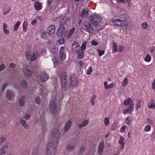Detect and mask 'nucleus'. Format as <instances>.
<instances>
[{
	"label": "nucleus",
	"mask_w": 155,
	"mask_h": 155,
	"mask_svg": "<svg viewBox=\"0 0 155 155\" xmlns=\"http://www.w3.org/2000/svg\"><path fill=\"white\" fill-rule=\"evenodd\" d=\"M49 108L51 113L54 115L56 114L57 113V107L54 101H52L50 102Z\"/></svg>",
	"instance_id": "obj_6"
},
{
	"label": "nucleus",
	"mask_w": 155,
	"mask_h": 155,
	"mask_svg": "<svg viewBox=\"0 0 155 155\" xmlns=\"http://www.w3.org/2000/svg\"><path fill=\"white\" fill-rule=\"evenodd\" d=\"M47 123L45 120L43 119L41 121V130L43 134L45 133L46 130L47 129Z\"/></svg>",
	"instance_id": "obj_14"
},
{
	"label": "nucleus",
	"mask_w": 155,
	"mask_h": 155,
	"mask_svg": "<svg viewBox=\"0 0 155 155\" xmlns=\"http://www.w3.org/2000/svg\"><path fill=\"white\" fill-rule=\"evenodd\" d=\"M151 58L150 55L148 54H147L144 58L145 61L147 62H149L151 60Z\"/></svg>",
	"instance_id": "obj_33"
},
{
	"label": "nucleus",
	"mask_w": 155,
	"mask_h": 155,
	"mask_svg": "<svg viewBox=\"0 0 155 155\" xmlns=\"http://www.w3.org/2000/svg\"><path fill=\"white\" fill-rule=\"evenodd\" d=\"M35 101L38 105H39L40 104V98L39 97H36L35 98Z\"/></svg>",
	"instance_id": "obj_55"
},
{
	"label": "nucleus",
	"mask_w": 155,
	"mask_h": 155,
	"mask_svg": "<svg viewBox=\"0 0 155 155\" xmlns=\"http://www.w3.org/2000/svg\"><path fill=\"white\" fill-rule=\"evenodd\" d=\"M55 26L54 25H51L49 26L47 29L48 34V35H53L55 31Z\"/></svg>",
	"instance_id": "obj_15"
},
{
	"label": "nucleus",
	"mask_w": 155,
	"mask_h": 155,
	"mask_svg": "<svg viewBox=\"0 0 155 155\" xmlns=\"http://www.w3.org/2000/svg\"><path fill=\"white\" fill-rule=\"evenodd\" d=\"M117 44L116 43L114 42V44H113V48H114V53H115L116 52V51H117Z\"/></svg>",
	"instance_id": "obj_46"
},
{
	"label": "nucleus",
	"mask_w": 155,
	"mask_h": 155,
	"mask_svg": "<svg viewBox=\"0 0 155 155\" xmlns=\"http://www.w3.org/2000/svg\"><path fill=\"white\" fill-rule=\"evenodd\" d=\"M34 7L36 10L39 11L42 9V5L40 2L36 1L34 2Z\"/></svg>",
	"instance_id": "obj_19"
},
{
	"label": "nucleus",
	"mask_w": 155,
	"mask_h": 155,
	"mask_svg": "<svg viewBox=\"0 0 155 155\" xmlns=\"http://www.w3.org/2000/svg\"><path fill=\"white\" fill-rule=\"evenodd\" d=\"M102 20L100 16L95 15L92 17L90 22L94 25V29L97 30L99 29L100 26L98 24L101 22Z\"/></svg>",
	"instance_id": "obj_2"
},
{
	"label": "nucleus",
	"mask_w": 155,
	"mask_h": 155,
	"mask_svg": "<svg viewBox=\"0 0 155 155\" xmlns=\"http://www.w3.org/2000/svg\"><path fill=\"white\" fill-rule=\"evenodd\" d=\"M70 80L71 85L69 86L70 88L71 87H77L78 85V82L75 78L71 76L70 78Z\"/></svg>",
	"instance_id": "obj_9"
},
{
	"label": "nucleus",
	"mask_w": 155,
	"mask_h": 155,
	"mask_svg": "<svg viewBox=\"0 0 155 155\" xmlns=\"http://www.w3.org/2000/svg\"><path fill=\"white\" fill-rule=\"evenodd\" d=\"M35 53H34L33 56H32V55H31V56L30 58L29 59H30L32 61H34L36 58V56H35Z\"/></svg>",
	"instance_id": "obj_54"
},
{
	"label": "nucleus",
	"mask_w": 155,
	"mask_h": 155,
	"mask_svg": "<svg viewBox=\"0 0 155 155\" xmlns=\"http://www.w3.org/2000/svg\"><path fill=\"white\" fill-rule=\"evenodd\" d=\"M92 72V68L91 66H90L89 68V70L87 71V75H89L91 74Z\"/></svg>",
	"instance_id": "obj_51"
},
{
	"label": "nucleus",
	"mask_w": 155,
	"mask_h": 155,
	"mask_svg": "<svg viewBox=\"0 0 155 155\" xmlns=\"http://www.w3.org/2000/svg\"><path fill=\"white\" fill-rule=\"evenodd\" d=\"M8 147V143H5L3 145V146L1 148H3V150H5V149L7 148Z\"/></svg>",
	"instance_id": "obj_57"
},
{
	"label": "nucleus",
	"mask_w": 155,
	"mask_h": 155,
	"mask_svg": "<svg viewBox=\"0 0 155 155\" xmlns=\"http://www.w3.org/2000/svg\"><path fill=\"white\" fill-rule=\"evenodd\" d=\"M9 66L11 68H14L16 67V64L13 63H11L9 64Z\"/></svg>",
	"instance_id": "obj_64"
},
{
	"label": "nucleus",
	"mask_w": 155,
	"mask_h": 155,
	"mask_svg": "<svg viewBox=\"0 0 155 155\" xmlns=\"http://www.w3.org/2000/svg\"><path fill=\"white\" fill-rule=\"evenodd\" d=\"M28 27L27 24V21H24L23 24V30L24 32H25L27 31V28Z\"/></svg>",
	"instance_id": "obj_30"
},
{
	"label": "nucleus",
	"mask_w": 155,
	"mask_h": 155,
	"mask_svg": "<svg viewBox=\"0 0 155 155\" xmlns=\"http://www.w3.org/2000/svg\"><path fill=\"white\" fill-rule=\"evenodd\" d=\"M86 151V148L84 147H80L78 153V155H82L85 153Z\"/></svg>",
	"instance_id": "obj_23"
},
{
	"label": "nucleus",
	"mask_w": 155,
	"mask_h": 155,
	"mask_svg": "<svg viewBox=\"0 0 155 155\" xmlns=\"http://www.w3.org/2000/svg\"><path fill=\"white\" fill-rule=\"evenodd\" d=\"M129 117H128L125 119V122L126 123L129 125L131 124V121L130 120H129Z\"/></svg>",
	"instance_id": "obj_53"
},
{
	"label": "nucleus",
	"mask_w": 155,
	"mask_h": 155,
	"mask_svg": "<svg viewBox=\"0 0 155 155\" xmlns=\"http://www.w3.org/2000/svg\"><path fill=\"white\" fill-rule=\"evenodd\" d=\"M64 47H62L61 48L59 53V57L60 60L62 61L64 60L65 58V56L64 54Z\"/></svg>",
	"instance_id": "obj_11"
},
{
	"label": "nucleus",
	"mask_w": 155,
	"mask_h": 155,
	"mask_svg": "<svg viewBox=\"0 0 155 155\" xmlns=\"http://www.w3.org/2000/svg\"><path fill=\"white\" fill-rule=\"evenodd\" d=\"M51 52L54 54V55H57V52L56 51V49L55 48H53L51 51Z\"/></svg>",
	"instance_id": "obj_61"
},
{
	"label": "nucleus",
	"mask_w": 155,
	"mask_h": 155,
	"mask_svg": "<svg viewBox=\"0 0 155 155\" xmlns=\"http://www.w3.org/2000/svg\"><path fill=\"white\" fill-rule=\"evenodd\" d=\"M6 152L5 150H3V148L0 149V155H5Z\"/></svg>",
	"instance_id": "obj_50"
},
{
	"label": "nucleus",
	"mask_w": 155,
	"mask_h": 155,
	"mask_svg": "<svg viewBox=\"0 0 155 155\" xmlns=\"http://www.w3.org/2000/svg\"><path fill=\"white\" fill-rule=\"evenodd\" d=\"M5 140V138L3 137H1L0 138V142L2 143L4 142Z\"/></svg>",
	"instance_id": "obj_59"
},
{
	"label": "nucleus",
	"mask_w": 155,
	"mask_h": 155,
	"mask_svg": "<svg viewBox=\"0 0 155 155\" xmlns=\"http://www.w3.org/2000/svg\"><path fill=\"white\" fill-rule=\"evenodd\" d=\"M96 96L94 95L91 98V104L92 105H94L95 104V100L96 99Z\"/></svg>",
	"instance_id": "obj_43"
},
{
	"label": "nucleus",
	"mask_w": 155,
	"mask_h": 155,
	"mask_svg": "<svg viewBox=\"0 0 155 155\" xmlns=\"http://www.w3.org/2000/svg\"><path fill=\"white\" fill-rule=\"evenodd\" d=\"M6 98L9 101H12L14 97L15 94L13 92L10 90H7L6 92Z\"/></svg>",
	"instance_id": "obj_8"
},
{
	"label": "nucleus",
	"mask_w": 155,
	"mask_h": 155,
	"mask_svg": "<svg viewBox=\"0 0 155 155\" xmlns=\"http://www.w3.org/2000/svg\"><path fill=\"white\" fill-rule=\"evenodd\" d=\"M80 47L79 44L78 42L75 41L72 45V51H74L75 53L79 50Z\"/></svg>",
	"instance_id": "obj_13"
},
{
	"label": "nucleus",
	"mask_w": 155,
	"mask_h": 155,
	"mask_svg": "<svg viewBox=\"0 0 155 155\" xmlns=\"http://www.w3.org/2000/svg\"><path fill=\"white\" fill-rule=\"evenodd\" d=\"M6 68L5 65L4 64H2L0 65V72L2 71L4 69Z\"/></svg>",
	"instance_id": "obj_49"
},
{
	"label": "nucleus",
	"mask_w": 155,
	"mask_h": 155,
	"mask_svg": "<svg viewBox=\"0 0 155 155\" xmlns=\"http://www.w3.org/2000/svg\"><path fill=\"white\" fill-rule=\"evenodd\" d=\"M134 104L133 103H131L130 104V106L128 107L127 109L128 110V111L129 112V113H131L132 111L133 110L134 107Z\"/></svg>",
	"instance_id": "obj_27"
},
{
	"label": "nucleus",
	"mask_w": 155,
	"mask_h": 155,
	"mask_svg": "<svg viewBox=\"0 0 155 155\" xmlns=\"http://www.w3.org/2000/svg\"><path fill=\"white\" fill-rule=\"evenodd\" d=\"M20 22L19 21H18L16 22L14 26V31H16L18 30V28L20 25Z\"/></svg>",
	"instance_id": "obj_34"
},
{
	"label": "nucleus",
	"mask_w": 155,
	"mask_h": 155,
	"mask_svg": "<svg viewBox=\"0 0 155 155\" xmlns=\"http://www.w3.org/2000/svg\"><path fill=\"white\" fill-rule=\"evenodd\" d=\"M68 20V18L67 17H64L60 20V24L56 33L57 36L61 37V36L65 30L68 28L67 22Z\"/></svg>",
	"instance_id": "obj_1"
},
{
	"label": "nucleus",
	"mask_w": 155,
	"mask_h": 155,
	"mask_svg": "<svg viewBox=\"0 0 155 155\" xmlns=\"http://www.w3.org/2000/svg\"><path fill=\"white\" fill-rule=\"evenodd\" d=\"M86 42L85 41H84L83 43L82 44V45L81 47V49L80 50H82L84 51L86 48Z\"/></svg>",
	"instance_id": "obj_37"
},
{
	"label": "nucleus",
	"mask_w": 155,
	"mask_h": 155,
	"mask_svg": "<svg viewBox=\"0 0 155 155\" xmlns=\"http://www.w3.org/2000/svg\"><path fill=\"white\" fill-rule=\"evenodd\" d=\"M104 148V142H101L98 147V152L99 155H101Z\"/></svg>",
	"instance_id": "obj_17"
},
{
	"label": "nucleus",
	"mask_w": 155,
	"mask_h": 155,
	"mask_svg": "<svg viewBox=\"0 0 155 155\" xmlns=\"http://www.w3.org/2000/svg\"><path fill=\"white\" fill-rule=\"evenodd\" d=\"M21 85L23 87L25 88L28 87V84L26 80H22L20 82Z\"/></svg>",
	"instance_id": "obj_24"
},
{
	"label": "nucleus",
	"mask_w": 155,
	"mask_h": 155,
	"mask_svg": "<svg viewBox=\"0 0 155 155\" xmlns=\"http://www.w3.org/2000/svg\"><path fill=\"white\" fill-rule=\"evenodd\" d=\"M58 41L60 44H62L64 42V38L61 37L59 39Z\"/></svg>",
	"instance_id": "obj_47"
},
{
	"label": "nucleus",
	"mask_w": 155,
	"mask_h": 155,
	"mask_svg": "<svg viewBox=\"0 0 155 155\" xmlns=\"http://www.w3.org/2000/svg\"><path fill=\"white\" fill-rule=\"evenodd\" d=\"M8 84L7 83H4L2 85V91H3L6 87L8 86Z\"/></svg>",
	"instance_id": "obj_48"
},
{
	"label": "nucleus",
	"mask_w": 155,
	"mask_h": 155,
	"mask_svg": "<svg viewBox=\"0 0 155 155\" xmlns=\"http://www.w3.org/2000/svg\"><path fill=\"white\" fill-rule=\"evenodd\" d=\"M84 51L80 50V49L76 52L75 53L78 54L77 58L78 59L82 58L84 56Z\"/></svg>",
	"instance_id": "obj_20"
},
{
	"label": "nucleus",
	"mask_w": 155,
	"mask_h": 155,
	"mask_svg": "<svg viewBox=\"0 0 155 155\" xmlns=\"http://www.w3.org/2000/svg\"><path fill=\"white\" fill-rule=\"evenodd\" d=\"M114 83H112L111 84H109V85H107L106 86V89H107L109 88H111L114 87Z\"/></svg>",
	"instance_id": "obj_52"
},
{
	"label": "nucleus",
	"mask_w": 155,
	"mask_h": 155,
	"mask_svg": "<svg viewBox=\"0 0 155 155\" xmlns=\"http://www.w3.org/2000/svg\"><path fill=\"white\" fill-rule=\"evenodd\" d=\"M149 27V25L147 23L144 22L142 23V27L143 29H146L148 28Z\"/></svg>",
	"instance_id": "obj_35"
},
{
	"label": "nucleus",
	"mask_w": 155,
	"mask_h": 155,
	"mask_svg": "<svg viewBox=\"0 0 155 155\" xmlns=\"http://www.w3.org/2000/svg\"><path fill=\"white\" fill-rule=\"evenodd\" d=\"M40 80L42 82H45L47 81L49 77L48 75L45 73H41L39 75Z\"/></svg>",
	"instance_id": "obj_10"
},
{
	"label": "nucleus",
	"mask_w": 155,
	"mask_h": 155,
	"mask_svg": "<svg viewBox=\"0 0 155 155\" xmlns=\"http://www.w3.org/2000/svg\"><path fill=\"white\" fill-rule=\"evenodd\" d=\"M151 127L149 125H147L144 128V130L145 132L149 131L151 129Z\"/></svg>",
	"instance_id": "obj_41"
},
{
	"label": "nucleus",
	"mask_w": 155,
	"mask_h": 155,
	"mask_svg": "<svg viewBox=\"0 0 155 155\" xmlns=\"http://www.w3.org/2000/svg\"><path fill=\"white\" fill-rule=\"evenodd\" d=\"M124 138L122 136H121L120 138V139L119 140V143L121 145H124Z\"/></svg>",
	"instance_id": "obj_39"
},
{
	"label": "nucleus",
	"mask_w": 155,
	"mask_h": 155,
	"mask_svg": "<svg viewBox=\"0 0 155 155\" xmlns=\"http://www.w3.org/2000/svg\"><path fill=\"white\" fill-rule=\"evenodd\" d=\"M60 134L58 130L57 129H54L52 131V135L55 138L57 139L60 136Z\"/></svg>",
	"instance_id": "obj_18"
},
{
	"label": "nucleus",
	"mask_w": 155,
	"mask_h": 155,
	"mask_svg": "<svg viewBox=\"0 0 155 155\" xmlns=\"http://www.w3.org/2000/svg\"><path fill=\"white\" fill-rule=\"evenodd\" d=\"M115 26L119 27L127 26L128 24V21L126 20H121L120 19L114 20L113 21Z\"/></svg>",
	"instance_id": "obj_5"
},
{
	"label": "nucleus",
	"mask_w": 155,
	"mask_h": 155,
	"mask_svg": "<svg viewBox=\"0 0 155 155\" xmlns=\"http://www.w3.org/2000/svg\"><path fill=\"white\" fill-rule=\"evenodd\" d=\"M148 107L149 108H155V104H154V102L152 103Z\"/></svg>",
	"instance_id": "obj_60"
},
{
	"label": "nucleus",
	"mask_w": 155,
	"mask_h": 155,
	"mask_svg": "<svg viewBox=\"0 0 155 155\" xmlns=\"http://www.w3.org/2000/svg\"><path fill=\"white\" fill-rule=\"evenodd\" d=\"M38 148H35L33 150L32 155H38Z\"/></svg>",
	"instance_id": "obj_38"
},
{
	"label": "nucleus",
	"mask_w": 155,
	"mask_h": 155,
	"mask_svg": "<svg viewBox=\"0 0 155 155\" xmlns=\"http://www.w3.org/2000/svg\"><path fill=\"white\" fill-rule=\"evenodd\" d=\"M90 12V11L88 8H85L82 10L81 16L82 17H86L89 14Z\"/></svg>",
	"instance_id": "obj_12"
},
{
	"label": "nucleus",
	"mask_w": 155,
	"mask_h": 155,
	"mask_svg": "<svg viewBox=\"0 0 155 155\" xmlns=\"http://www.w3.org/2000/svg\"><path fill=\"white\" fill-rule=\"evenodd\" d=\"M56 144V143L51 142L47 144L46 148L47 155H54Z\"/></svg>",
	"instance_id": "obj_3"
},
{
	"label": "nucleus",
	"mask_w": 155,
	"mask_h": 155,
	"mask_svg": "<svg viewBox=\"0 0 155 155\" xmlns=\"http://www.w3.org/2000/svg\"><path fill=\"white\" fill-rule=\"evenodd\" d=\"M128 78L127 77H125L124 79L122 82V85L123 87L126 86L128 84Z\"/></svg>",
	"instance_id": "obj_32"
},
{
	"label": "nucleus",
	"mask_w": 155,
	"mask_h": 155,
	"mask_svg": "<svg viewBox=\"0 0 155 155\" xmlns=\"http://www.w3.org/2000/svg\"><path fill=\"white\" fill-rule=\"evenodd\" d=\"M139 102L137 103L136 104V109L138 110L139 108H140L141 107V105H140V100L139 101Z\"/></svg>",
	"instance_id": "obj_58"
},
{
	"label": "nucleus",
	"mask_w": 155,
	"mask_h": 155,
	"mask_svg": "<svg viewBox=\"0 0 155 155\" xmlns=\"http://www.w3.org/2000/svg\"><path fill=\"white\" fill-rule=\"evenodd\" d=\"M20 122L21 125L25 128L27 129L28 128V126L25 120H24L21 119L20 120Z\"/></svg>",
	"instance_id": "obj_26"
},
{
	"label": "nucleus",
	"mask_w": 155,
	"mask_h": 155,
	"mask_svg": "<svg viewBox=\"0 0 155 155\" xmlns=\"http://www.w3.org/2000/svg\"><path fill=\"white\" fill-rule=\"evenodd\" d=\"M132 101V99L130 98H128L127 99L125 100L124 102V105H128Z\"/></svg>",
	"instance_id": "obj_29"
},
{
	"label": "nucleus",
	"mask_w": 155,
	"mask_h": 155,
	"mask_svg": "<svg viewBox=\"0 0 155 155\" xmlns=\"http://www.w3.org/2000/svg\"><path fill=\"white\" fill-rule=\"evenodd\" d=\"M48 34L47 32L43 31L41 33V36L42 38L45 39L47 38V36Z\"/></svg>",
	"instance_id": "obj_28"
},
{
	"label": "nucleus",
	"mask_w": 155,
	"mask_h": 155,
	"mask_svg": "<svg viewBox=\"0 0 155 155\" xmlns=\"http://www.w3.org/2000/svg\"><path fill=\"white\" fill-rule=\"evenodd\" d=\"M124 47L122 45H120L118 49H117V51L118 52H121L124 50Z\"/></svg>",
	"instance_id": "obj_44"
},
{
	"label": "nucleus",
	"mask_w": 155,
	"mask_h": 155,
	"mask_svg": "<svg viewBox=\"0 0 155 155\" xmlns=\"http://www.w3.org/2000/svg\"><path fill=\"white\" fill-rule=\"evenodd\" d=\"M24 72L25 75L28 77L31 76L33 74V73L32 71L31 70L28 69L27 67H25V70L24 71Z\"/></svg>",
	"instance_id": "obj_16"
},
{
	"label": "nucleus",
	"mask_w": 155,
	"mask_h": 155,
	"mask_svg": "<svg viewBox=\"0 0 155 155\" xmlns=\"http://www.w3.org/2000/svg\"><path fill=\"white\" fill-rule=\"evenodd\" d=\"M110 121L109 119L107 117H106L104 119V124L105 125H108Z\"/></svg>",
	"instance_id": "obj_45"
},
{
	"label": "nucleus",
	"mask_w": 155,
	"mask_h": 155,
	"mask_svg": "<svg viewBox=\"0 0 155 155\" xmlns=\"http://www.w3.org/2000/svg\"><path fill=\"white\" fill-rule=\"evenodd\" d=\"M66 147V149L68 150H73L75 148V147L71 144H68Z\"/></svg>",
	"instance_id": "obj_31"
},
{
	"label": "nucleus",
	"mask_w": 155,
	"mask_h": 155,
	"mask_svg": "<svg viewBox=\"0 0 155 155\" xmlns=\"http://www.w3.org/2000/svg\"><path fill=\"white\" fill-rule=\"evenodd\" d=\"M126 126L125 125L123 126L121 128V131L124 132L126 129Z\"/></svg>",
	"instance_id": "obj_62"
},
{
	"label": "nucleus",
	"mask_w": 155,
	"mask_h": 155,
	"mask_svg": "<svg viewBox=\"0 0 155 155\" xmlns=\"http://www.w3.org/2000/svg\"><path fill=\"white\" fill-rule=\"evenodd\" d=\"M67 74L66 72H64L61 74L60 76V80L61 81V85L63 88H66L67 84L66 81Z\"/></svg>",
	"instance_id": "obj_7"
},
{
	"label": "nucleus",
	"mask_w": 155,
	"mask_h": 155,
	"mask_svg": "<svg viewBox=\"0 0 155 155\" xmlns=\"http://www.w3.org/2000/svg\"><path fill=\"white\" fill-rule=\"evenodd\" d=\"M71 120H69L67 122L65 125L64 127V130L66 131H68L70 128L71 124Z\"/></svg>",
	"instance_id": "obj_22"
},
{
	"label": "nucleus",
	"mask_w": 155,
	"mask_h": 155,
	"mask_svg": "<svg viewBox=\"0 0 155 155\" xmlns=\"http://www.w3.org/2000/svg\"><path fill=\"white\" fill-rule=\"evenodd\" d=\"M94 25L90 22L88 24L86 23L85 22L82 24L81 25V28L85 31L90 33H93L94 32V30H96L93 28Z\"/></svg>",
	"instance_id": "obj_4"
},
{
	"label": "nucleus",
	"mask_w": 155,
	"mask_h": 155,
	"mask_svg": "<svg viewBox=\"0 0 155 155\" xmlns=\"http://www.w3.org/2000/svg\"><path fill=\"white\" fill-rule=\"evenodd\" d=\"M98 42L95 40H93L92 42V44L93 45L97 46L98 45Z\"/></svg>",
	"instance_id": "obj_63"
},
{
	"label": "nucleus",
	"mask_w": 155,
	"mask_h": 155,
	"mask_svg": "<svg viewBox=\"0 0 155 155\" xmlns=\"http://www.w3.org/2000/svg\"><path fill=\"white\" fill-rule=\"evenodd\" d=\"M52 59L53 61V62L54 67H56L58 65V61L57 59L55 58H52Z\"/></svg>",
	"instance_id": "obj_40"
},
{
	"label": "nucleus",
	"mask_w": 155,
	"mask_h": 155,
	"mask_svg": "<svg viewBox=\"0 0 155 155\" xmlns=\"http://www.w3.org/2000/svg\"><path fill=\"white\" fill-rule=\"evenodd\" d=\"M88 123V121L87 120H84L81 124H78V126L80 128H82L83 127L86 126Z\"/></svg>",
	"instance_id": "obj_25"
},
{
	"label": "nucleus",
	"mask_w": 155,
	"mask_h": 155,
	"mask_svg": "<svg viewBox=\"0 0 155 155\" xmlns=\"http://www.w3.org/2000/svg\"><path fill=\"white\" fill-rule=\"evenodd\" d=\"M75 29V28H73L71 30H70L69 32H68V35H67V36L69 37L71 36L74 32Z\"/></svg>",
	"instance_id": "obj_42"
},
{
	"label": "nucleus",
	"mask_w": 155,
	"mask_h": 155,
	"mask_svg": "<svg viewBox=\"0 0 155 155\" xmlns=\"http://www.w3.org/2000/svg\"><path fill=\"white\" fill-rule=\"evenodd\" d=\"M25 55L26 59L28 60L30 59L31 56V54L28 51H27L25 52Z\"/></svg>",
	"instance_id": "obj_36"
},
{
	"label": "nucleus",
	"mask_w": 155,
	"mask_h": 155,
	"mask_svg": "<svg viewBox=\"0 0 155 155\" xmlns=\"http://www.w3.org/2000/svg\"><path fill=\"white\" fill-rule=\"evenodd\" d=\"M25 96H22L20 98L18 101V104L19 106L21 107L23 106L25 104Z\"/></svg>",
	"instance_id": "obj_21"
},
{
	"label": "nucleus",
	"mask_w": 155,
	"mask_h": 155,
	"mask_svg": "<svg viewBox=\"0 0 155 155\" xmlns=\"http://www.w3.org/2000/svg\"><path fill=\"white\" fill-rule=\"evenodd\" d=\"M99 55L100 56H102L104 53V50H98Z\"/></svg>",
	"instance_id": "obj_56"
}]
</instances>
